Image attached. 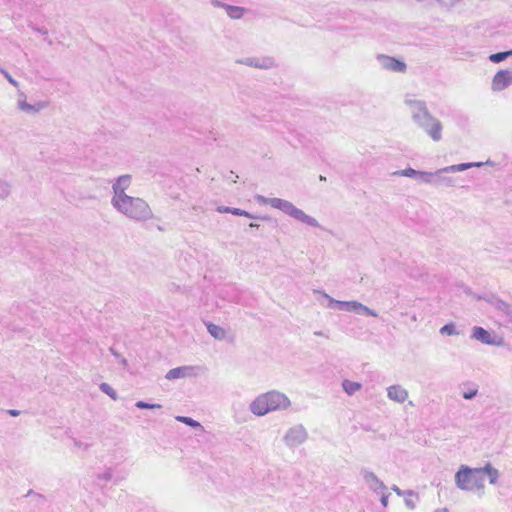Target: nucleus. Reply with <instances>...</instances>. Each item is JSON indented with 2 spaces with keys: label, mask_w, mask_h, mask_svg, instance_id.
I'll list each match as a JSON object with an SVG mask.
<instances>
[{
  "label": "nucleus",
  "mask_w": 512,
  "mask_h": 512,
  "mask_svg": "<svg viewBox=\"0 0 512 512\" xmlns=\"http://www.w3.org/2000/svg\"><path fill=\"white\" fill-rule=\"evenodd\" d=\"M405 499V505L407 506V508H409L410 510H414L416 508V504L419 500L415 498V496H404Z\"/></svg>",
  "instance_id": "obj_37"
},
{
  "label": "nucleus",
  "mask_w": 512,
  "mask_h": 512,
  "mask_svg": "<svg viewBox=\"0 0 512 512\" xmlns=\"http://www.w3.org/2000/svg\"><path fill=\"white\" fill-rule=\"evenodd\" d=\"M196 367L193 366H180L173 369H170L166 374V379L174 380L178 378H187L195 376Z\"/></svg>",
  "instance_id": "obj_14"
},
{
  "label": "nucleus",
  "mask_w": 512,
  "mask_h": 512,
  "mask_svg": "<svg viewBox=\"0 0 512 512\" xmlns=\"http://www.w3.org/2000/svg\"><path fill=\"white\" fill-rule=\"evenodd\" d=\"M135 406L139 409H160L162 406L160 404L148 403L145 401H137Z\"/></svg>",
  "instance_id": "obj_34"
},
{
  "label": "nucleus",
  "mask_w": 512,
  "mask_h": 512,
  "mask_svg": "<svg viewBox=\"0 0 512 512\" xmlns=\"http://www.w3.org/2000/svg\"><path fill=\"white\" fill-rule=\"evenodd\" d=\"M505 52V56L506 58L512 56V49L511 50H508V51H504Z\"/></svg>",
  "instance_id": "obj_49"
},
{
  "label": "nucleus",
  "mask_w": 512,
  "mask_h": 512,
  "mask_svg": "<svg viewBox=\"0 0 512 512\" xmlns=\"http://www.w3.org/2000/svg\"><path fill=\"white\" fill-rule=\"evenodd\" d=\"M73 445L75 448L87 450L89 448V444L83 443L77 439H73Z\"/></svg>",
  "instance_id": "obj_40"
},
{
  "label": "nucleus",
  "mask_w": 512,
  "mask_h": 512,
  "mask_svg": "<svg viewBox=\"0 0 512 512\" xmlns=\"http://www.w3.org/2000/svg\"><path fill=\"white\" fill-rule=\"evenodd\" d=\"M405 104L409 106L413 122L423 129L433 141H440L442 138V124L432 116L426 103L422 100L406 97Z\"/></svg>",
  "instance_id": "obj_1"
},
{
  "label": "nucleus",
  "mask_w": 512,
  "mask_h": 512,
  "mask_svg": "<svg viewBox=\"0 0 512 512\" xmlns=\"http://www.w3.org/2000/svg\"><path fill=\"white\" fill-rule=\"evenodd\" d=\"M434 512H448V509L447 508H439V509H436Z\"/></svg>",
  "instance_id": "obj_50"
},
{
  "label": "nucleus",
  "mask_w": 512,
  "mask_h": 512,
  "mask_svg": "<svg viewBox=\"0 0 512 512\" xmlns=\"http://www.w3.org/2000/svg\"><path fill=\"white\" fill-rule=\"evenodd\" d=\"M481 477L488 476L489 483L492 485H496L500 476L499 471L492 466L491 463H486L485 466L480 467Z\"/></svg>",
  "instance_id": "obj_17"
},
{
  "label": "nucleus",
  "mask_w": 512,
  "mask_h": 512,
  "mask_svg": "<svg viewBox=\"0 0 512 512\" xmlns=\"http://www.w3.org/2000/svg\"><path fill=\"white\" fill-rule=\"evenodd\" d=\"M464 387H468L467 390H464L462 392V396L464 399L466 400H471L473 398H475L478 394V386L474 383H471V382H467V383H463L461 385V388H464Z\"/></svg>",
  "instance_id": "obj_21"
},
{
  "label": "nucleus",
  "mask_w": 512,
  "mask_h": 512,
  "mask_svg": "<svg viewBox=\"0 0 512 512\" xmlns=\"http://www.w3.org/2000/svg\"><path fill=\"white\" fill-rule=\"evenodd\" d=\"M258 199L263 203H268L271 207L281 210L286 215L294 218L295 220L304 223L311 227L320 228L319 222L312 216L307 215L304 211L297 208L292 202L281 198H265L259 196Z\"/></svg>",
  "instance_id": "obj_4"
},
{
  "label": "nucleus",
  "mask_w": 512,
  "mask_h": 512,
  "mask_svg": "<svg viewBox=\"0 0 512 512\" xmlns=\"http://www.w3.org/2000/svg\"><path fill=\"white\" fill-rule=\"evenodd\" d=\"M99 388L103 393L107 394L113 400L117 399V392L108 383H101Z\"/></svg>",
  "instance_id": "obj_32"
},
{
  "label": "nucleus",
  "mask_w": 512,
  "mask_h": 512,
  "mask_svg": "<svg viewBox=\"0 0 512 512\" xmlns=\"http://www.w3.org/2000/svg\"><path fill=\"white\" fill-rule=\"evenodd\" d=\"M98 478L103 479L105 481H109L112 478V472L110 470H107L103 474L98 475Z\"/></svg>",
  "instance_id": "obj_42"
},
{
  "label": "nucleus",
  "mask_w": 512,
  "mask_h": 512,
  "mask_svg": "<svg viewBox=\"0 0 512 512\" xmlns=\"http://www.w3.org/2000/svg\"><path fill=\"white\" fill-rule=\"evenodd\" d=\"M482 163L481 162H477V163H460V164H455V165H451V166H447V167H444V168H441L440 169V172H451V173H455V172H462V171H465L473 166H481Z\"/></svg>",
  "instance_id": "obj_18"
},
{
  "label": "nucleus",
  "mask_w": 512,
  "mask_h": 512,
  "mask_svg": "<svg viewBox=\"0 0 512 512\" xmlns=\"http://www.w3.org/2000/svg\"><path fill=\"white\" fill-rule=\"evenodd\" d=\"M377 60L384 69L392 72L402 73L405 72L407 68V65L404 61L391 56L381 54L377 56Z\"/></svg>",
  "instance_id": "obj_11"
},
{
  "label": "nucleus",
  "mask_w": 512,
  "mask_h": 512,
  "mask_svg": "<svg viewBox=\"0 0 512 512\" xmlns=\"http://www.w3.org/2000/svg\"><path fill=\"white\" fill-rule=\"evenodd\" d=\"M342 388L348 395H353L362 388L361 383L348 379L342 381Z\"/></svg>",
  "instance_id": "obj_23"
},
{
  "label": "nucleus",
  "mask_w": 512,
  "mask_h": 512,
  "mask_svg": "<svg viewBox=\"0 0 512 512\" xmlns=\"http://www.w3.org/2000/svg\"><path fill=\"white\" fill-rule=\"evenodd\" d=\"M353 312H355L356 314H359V315H365V316H371V317L378 316V313L375 310L370 309L369 307L365 306L364 304H362L358 301H356V303L354 305Z\"/></svg>",
  "instance_id": "obj_24"
},
{
  "label": "nucleus",
  "mask_w": 512,
  "mask_h": 512,
  "mask_svg": "<svg viewBox=\"0 0 512 512\" xmlns=\"http://www.w3.org/2000/svg\"><path fill=\"white\" fill-rule=\"evenodd\" d=\"M131 184V176L126 174L118 177L115 183L112 185L113 197L111 203L121 199L122 197L128 196L125 191Z\"/></svg>",
  "instance_id": "obj_12"
},
{
  "label": "nucleus",
  "mask_w": 512,
  "mask_h": 512,
  "mask_svg": "<svg viewBox=\"0 0 512 512\" xmlns=\"http://www.w3.org/2000/svg\"><path fill=\"white\" fill-rule=\"evenodd\" d=\"M387 396L392 401L403 403L408 398V391L401 385H392L387 388Z\"/></svg>",
  "instance_id": "obj_15"
},
{
  "label": "nucleus",
  "mask_w": 512,
  "mask_h": 512,
  "mask_svg": "<svg viewBox=\"0 0 512 512\" xmlns=\"http://www.w3.org/2000/svg\"><path fill=\"white\" fill-rule=\"evenodd\" d=\"M211 4L214 7H219V8H223V9H225V7L229 5V4L223 3L219 0H211Z\"/></svg>",
  "instance_id": "obj_43"
},
{
  "label": "nucleus",
  "mask_w": 512,
  "mask_h": 512,
  "mask_svg": "<svg viewBox=\"0 0 512 512\" xmlns=\"http://www.w3.org/2000/svg\"><path fill=\"white\" fill-rule=\"evenodd\" d=\"M380 493H381V498H380L381 504L384 507H387V505H388V498H389L390 494L389 493H384V492H380Z\"/></svg>",
  "instance_id": "obj_41"
},
{
  "label": "nucleus",
  "mask_w": 512,
  "mask_h": 512,
  "mask_svg": "<svg viewBox=\"0 0 512 512\" xmlns=\"http://www.w3.org/2000/svg\"><path fill=\"white\" fill-rule=\"evenodd\" d=\"M455 484L463 491H479L484 489V477L480 468L461 465L455 474Z\"/></svg>",
  "instance_id": "obj_5"
},
{
  "label": "nucleus",
  "mask_w": 512,
  "mask_h": 512,
  "mask_svg": "<svg viewBox=\"0 0 512 512\" xmlns=\"http://www.w3.org/2000/svg\"><path fill=\"white\" fill-rule=\"evenodd\" d=\"M308 438V433L303 425L299 424L291 427L285 434L283 440L290 448H295L304 443Z\"/></svg>",
  "instance_id": "obj_8"
},
{
  "label": "nucleus",
  "mask_w": 512,
  "mask_h": 512,
  "mask_svg": "<svg viewBox=\"0 0 512 512\" xmlns=\"http://www.w3.org/2000/svg\"><path fill=\"white\" fill-rule=\"evenodd\" d=\"M361 475L363 476V479L368 487L376 494H380V492H384L387 489L386 485L376 476L374 472L367 469H362Z\"/></svg>",
  "instance_id": "obj_13"
},
{
  "label": "nucleus",
  "mask_w": 512,
  "mask_h": 512,
  "mask_svg": "<svg viewBox=\"0 0 512 512\" xmlns=\"http://www.w3.org/2000/svg\"><path fill=\"white\" fill-rule=\"evenodd\" d=\"M471 338L486 345L502 346L504 344V339L502 337H498L494 333H491L480 326H474L472 328Z\"/></svg>",
  "instance_id": "obj_7"
},
{
  "label": "nucleus",
  "mask_w": 512,
  "mask_h": 512,
  "mask_svg": "<svg viewBox=\"0 0 512 512\" xmlns=\"http://www.w3.org/2000/svg\"><path fill=\"white\" fill-rule=\"evenodd\" d=\"M25 497H32L33 501L35 503V506H37V507L43 506L46 503V501H47V499H46V497L44 495H42L40 493H37V492H35L32 489H30L26 493Z\"/></svg>",
  "instance_id": "obj_25"
},
{
  "label": "nucleus",
  "mask_w": 512,
  "mask_h": 512,
  "mask_svg": "<svg viewBox=\"0 0 512 512\" xmlns=\"http://www.w3.org/2000/svg\"><path fill=\"white\" fill-rule=\"evenodd\" d=\"M111 204L118 212L136 221H146L153 217L148 203L139 197L128 195Z\"/></svg>",
  "instance_id": "obj_2"
},
{
  "label": "nucleus",
  "mask_w": 512,
  "mask_h": 512,
  "mask_svg": "<svg viewBox=\"0 0 512 512\" xmlns=\"http://www.w3.org/2000/svg\"><path fill=\"white\" fill-rule=\"evenodd\" d=\"M419 172L420 171L415 170V169H413L411 167H408V168H405L403 170L395 171L393 173V175H399V176H405V177L417 179V177L419 176Z\"/></svg>",
  "instance_id": "obj_27"
},
{
  "label": "nucleus",
  "mask_w": 512,
  "mask_h": 512,
  "mask_svg": "<svg viewBox=\"0 0 512 512\" xmlns=\"http://www.w3.org/2000/svg\"><path fill=\"white\" fill-rule=\"evenodd\" d=\"M176 420L181 423H184L187 426H190L192 428H201L202 427L198 421H196L193 418L188 417V416H177Z\"/></svg>",
  "instance_id": "obj_29"
},
{
  "label": "nucleus",
  "mask_w": 512,
  "mask_h": 512,
  "mask_svg": "<svg viewBox=\"0 0 512 512\" xmlns=\"http://www.w3.org/2000/svg\"><path fill=\"white\" fill-rule=\"evenodd\" d=\"M0 73L8 80L10 84H12L14 87H18L19 83L9 74L8 71H6L4 68L0 67Z\"/></svg>",
  "instance_id": "obj_38"
},
{
  "label": "nucleus",
  "mask_w": 512,
  "mask_h": 512,
  "mask_svg": "<svg viewBox=\"0 0 512 512\" xmlns=\"http://www.w3.org/2000/svg\"><path fill=\"white\" fill-rule=\"evenodd\" d=\"M11 192V185L3 180H0V199H6Z\"/></svg>",
  "instance_id": "obj_30"
},
{
  "label": "nucleus",
  "mask_w": 512,
  "mask_h": 512,
  "mask_svg": "<svg viewBox=\"0 0 512 512\" xmlns=\"http://www.w3.org/2000/svg\"><path fill=\"white\" fill-rule=\"evenodd\" d=\"M478 300H484L487 303H489L491 306H493L497 311L502 313L509 323H512V305L502 299H500L495 294L491 295H478L475 296Z\"/></svg>",
  "instance_id": "obj_6"
},
{
  "label": "nucleus",
  "mask_w": 512,
  "mask_h": 512,
  "mask_svg": "<svg viewBox=\"0 0 512 512\" xmlns=\"http://www.w3.org/2000/svg\"><path fill=\"white\" fill-rule=\"evenodd\" d=\"M18 108L21 110V111H24L26 113H30L31 114V104L27 103V101L24 99H19L18 100Z\"/></svg>",
  "instance_id": "obj_39"
},
{
  "label": "nucleus",
  "mask_w": 512,
  "mask_h": 512,
  "mask_svg": "<svg viewBox=\"0 0 512 512\" xmlns=\"http://www.w3.org/2000/svg\"><path fill=\"white\" fill-rule=\"evenodd\" d=\"M249 227H250V228H259V225H258V224H256V223L251 222V223L249 224Z\"/></svg>",
  "instance_id": "obj_51"
},
{
  "label": "nucleus",
  "mask_w": 512,
  "mask_h": 512,
  "mask_svg": "<svg viewBox=\"0 0 512 512\" xmlns=\"http://www.w3.org/2000/svg\"><path fill=\"white\" fill-rule=\"evenodd\" d=\"M290 406L288 397L278 391H269L259 395L250 404V411L256 416H264L275 410L286 409Z\"/></svg>",
  "instance_id": "obj_3"
},
{
  "label": "nucleus",
  "mask_w": 512,
  "mask_h": 512,
  "mask_svg": "<svg viewBox=\"0 0 512 512\" xmlns=\"http://www.w3.org/2000/svg\"><path fill=\"white\" fill-rule=\"evenodd\" d=\"M512 85V70H499L492 79L491 89L495 92L502 91Z\"/></svg>",
  "instance_id": "obj_10"
},
{
  "label": "nucleus",
  "mask_w": 512,
  "mask_h": 512,
  "mask_svg": "<svg viewBox=\"0 0 512 512\" xmlns=\"http://www.w3.org/2000/svg\"><path fill=\"white\" fill-rule=\"evenodd\" d=\"M48 106V103L45 101H39L35 104H31V114H36L40 112L41 110L45 109Z\"/></svg>",
  "instance_id": "obj_36"
},
{
  "label": "nucleus",
  "mask_w": 512,
  "mask_h": 512,
  "mask_svg": "<svg viewBox=\"0 0 512 512\" xmlns=\"http://www.w3.org/2000/svg\"><path fill=\"white\" fill-rule=\"evenodd\" d=\"M207 330L210 333L212 337H214L217 340H223L226 336L225 330L213 323H207Z\"/></svg>",
  "instance_id": "obj_22"
},
{
  "label": "nucleus",
  "mask_w": 512,
  "mask_h": 512,
  "mask_svg": "<svg viewBox=\"0 0 512 512\" xmlns=\"http://www.w3.org/2000/svg\"><path fill=\"white\" fill-rule=\"evenodd\" d=\"M230 214L235 215V216H244V217H247L250 219H259L260 218L259 216H255V215L249 213L248 211L242 210L240 208H234V207H231Z\"/></svg>",
  "instance_id": "obj_31"
},
{
  "label": "nucleus",
  "mask_w": 512,
  "mask_h": 512,
  "mask_svg": "<svg viewBox=\"0 0 512 512\" xmlns=\"http://www.w3.org/2000/svg\"><path fill=\"white\" fill-rule=\"evenodd\" d=\"M120 360V363L123 365V366H127V360L121 356V358H118Z\"/></svg>",
  "instance_id": "obj_48"
},
{
  "label": "nucleus",
  "mask_w": 512,
  "mask_h": 512,
  "mask_svg": "<svg viewBox=\"0 0 512 512\" xmlns=\"http://www.w3.org/2000/svg\"><path fill=\"white\" fill-rule=\"evenodd\" d=\"M110 352H111V354H112L113 356H115L117 359H118V358H121V355H120V354H119V353H118V352H117L113 347H111V348H110Z\"/></svg>",
  "instance_id": "obj_46"
},
{
  "label": "nucleus",
  "mask_w": 512,
  "mask_h": 512,
  "mask_svg": "<svg viewBox=\"0 0 512 512\" xmlns=\"http://www.w3.org/2000/svg\"><path fill=\"white\" fill-rule=\"evenodd\" d=\"M37 31H38L39 33L43 34V35H45V34H47V33H48V31H47V29H46V28H38V29H37Z\"/></svg>",
  "instance_id": "obj_47"
},
{
  "label": "nucleus",
  "mask_w": 512,
  "mask_h": 512,
  "mask_svg": "<svg viewBox=\"0 0 512 512\" xmlns=\"http://www.w3.org/2000/svg\"><path fill=\"white\" fill-rule=\"evenodd\" d=\"M217 211L219 213H230L231 211V207H227V206H219L217 207Z\"/></svg>",
  "instance_id": "obj_44"
},
{
  "label": "nucleus",
  "mask_w": 512,
  "mask_h": 512,
  "mask_svg": "<svg viewBox=\"0 0 512 512\" xmlns=\"http://www.w3.org/2000/svg\"><path fill=\"white\" fill-rule=\"evenodd\" d=\"M225 11L231 19H241L245 14L246 9L240 6L228 5L225 7Z\"/></svg>",
  "instance_id": "obj_20"
},
{
  "label": "nucleus",
  "mask_w": 512,
  "mask_h": 512,
  "mask_svg": "<svg viewBox=\"0 0 512 512\" xmlns=\"http://www.w3.org/2000/svg\"><path fill=\"white\" fill-rule=\"evenodd\" d=\"M391 489L398 495V496H415L416 499H418V494L414 492L413 490H401L397 485H393Z\"/></svg>",
  "instance_id": "obj_33"
},
{
  "label": "nucleus",
  "mask_w": 512,
  "mask_h": 512,
  "mask_svg": "<svg viewBox=\"0 0 512 512\" xmlns=\"http://www.w3.org/2000/svg\"><path fill=\"white\" fill-rule=\"evenodd\" d=\"M236 63L262 70H268L277 66L275 59L271 56L247 57L236 60Z\"/></svg>",
  "instance_id": "obj_9"
},
{
  "label": "nucleus",
  "mask_w": 512,
  "mask_h": 512,
  "mask_svg": "<svg viewBox=\"0 0 512 512\" xmlns=\"http://www.w3.org/2000/svg\"><path fill=\"white\" fill-rule=\"evenodd\" d=\"M506 58L505 56V52L502 51V52H497V53H494V54H491L489 56V60L493 63H500L502 61H504Z\"/></svg>",
  "instance_id": "obj_35"
},
{
  "label": "nucleus",
  "mask_w": 512,
  "mask_h": 512,
  "mask_svg": "<svg viewBox=\"0 0 512 512\" xmlns=\"http://www.w3.org/2000/svg\"><path fill=\"white\" fill-rule=\"evenodd\" d=\"M325 297L328 299V307L329 308H337L342 311H348L353 312L354 305L356 301H341V300H335L329 295L325 294Z\"/></svg>",
  "instance_id": "obj_16"
},
{
  "label": "nucleus",
  "mask_w": 512,
  "mask_h": 512,
  "mask_svg": "<svg viewBox=\"0 0 512 512\" xmlns=\"http://www.w3.org/2000/svg\"><path fill=\"white\" fill-rule=\"evenodd\" d=\"M443 173L444 172H440V169L435 172L434 186H441V185H444L447 187L454 186V184H455L454 178L441 176V174H443Z\"/></svg>",
  "instance_id": "obj_19"
},
{
  "label": "nucleus",
  "mask_w": 512,
  "mask_h": 512,
  "mask_svg": "<svg viewBox=\"0 0 512 512\" xmlns=\"http://www.w3.org/2000/svg\"><path fill=\"white\" fill-rule=\"evenodd\" d=\"M7 413L12 417H17L20 415L21 412L16 409H9V410H7Z\"/></svg>",
  "instance_id": "obj_45"
},
{
  "label": "nucleus",
  "mask_w": 512,
  "mask_h": 512,
  "mask_svg": "<svg viewBox=\"0 0 512 512\" xmlns=\"http://www.w3.org/2000/svg\"><path fill=\"white\" fill-rule=\"evenodd\" d=\"M440 334L447 335V336H453L458 335L459 332L456 329V325L452 322L445 324L440 328Z\"/></svg>",
  "instance_id": "obj_28"
},
{
  "label": "nucleus",
  "mask_w": 512,
  "mask_h": 512,
  "mask_svg": "<svg viewBox=\"0 0 512 512\" xmlns=\"http://www.w3.org/2000/svg\"><path fill=\"white\" fill-rule=\"evenodd\" d=\"M314 335H316V336H324V333L322 331H315Z\"/></svg>",
  "instance_id": "obj_52"
},
{
  "label": "nucleus",
  "mask_w": 512,
  "mask_h": 512,
  "mask_svg": "<svg viewBox=\"0 0 512 512\" xmlns=\"http://www.w3.org/2000/svg\"><path fill=\"white\" fill-rule=\"evenodd\" d=\"M434 176L435 172H426V171H420L419 176L416 180L425 183V184H431L434 185Z\"/></svg>",
  "instance_id": "obj_26"
}]
</instances>
